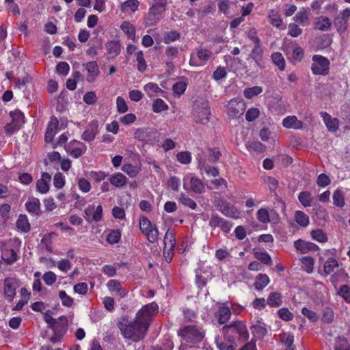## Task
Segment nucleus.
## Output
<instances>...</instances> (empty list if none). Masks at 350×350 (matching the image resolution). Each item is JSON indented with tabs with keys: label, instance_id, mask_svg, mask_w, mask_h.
<instances>
[{
	"label": "nucleus",
	"instance_id": "1",
	"mask_svg": "<svg viewBox=\"0 0 350 350\" xmlns=\"http://www.w3.org/2000/svg\"><path fill=\"white\" fill-rule=\"evenodd\" d=\"M159 312L157 303L152 302L144 306L136 314L133 321L122 324L120 327L124 338L137 342L143 339L153 321V317Z\"/></svg>",
	"mask_w": 350,
	"mask_h": 350
},
{
	"label": "nucleus",
	"instance_id": "2",
	"mask_svg": "<svg viewBox=\"0 0 350 350\" xmlns=\"http://www.w3.org/2000/svg\"><path fill=\"white\" fill-rule=\"evenodd\" d=\"M222 332L226 339L233 341L234 343L236 340L244 342L248 339L250 336L245 324L240 321L224 325Z\"/></svg>",
	"mask_w": 350,
	"mask_h": 350
},
{
	"label": "nucleus",
	"instance_id": "3",
	"mask_svg": "<svg viewBox=\"0 0 350 350\" xmlns=\"http://www.w3.org/2000/svg\"><path fill=\"white\" fill-rule=\"evenodd\" d=\"M178 334L187 343L196 344L202 340L205 331L198 325H183L178 331Z\"/></svg>",
	"mask_w": 350,
	"mask_h": 350
},
{
	"label": "nucleus",
	"instance_id": "4",
	"mask_svg": "<svg viewBox=\"0 0 350 350\" xmlns=\"http://www.w3.org/2000/svg\"><path fill=\"white\" fill-rule=\"evenodd\" d=\"M193 120L197 124H206L210 121L211 109L208 102L205 100H196L193 107Z\"/></svg>",
	"mask_w": 350,
	"mask_h": 350
},
{
	"label": "nucleus",
	"instance_id": "5",
	"mask_svg": "<svg viewBox=\"0 0 350 350\" xmlns=\"http://www.w3.org/2000/svg\"><path fill=\"white\" fill-rule=\"evenodd\" d=\"M139 224L141 232L146 237L150 243H155L158 241L159 230L146 217L142 216Z\"/></svg>",
	"mask_w": 350,
	"mask_h": 350
},
{
	"label": "nucleus",
	"instance_id": "6",
	"mask_svg": "<svg viewBox=\"0 0 350 350\" xmlns=\"http://www.w3.org/2000/svg\"><path fill=\"white\" fill-rule=\"evenodd\" d=\"M311 70L315 75H327L329 72L330 62L329 59L319 55H314L312 58Z\"/></svg>",
	"mask_w": 350,
	"mask_h": 350
},
{
	"label": "nucleus",
	"instance_id": "7",
	"mask_svg": "<svg viewBox=\"0 0 350 350\" xmlns=\"http://www.w3.org/2000/svg\"><path fill=\"white\" fill-rule=\"evenodd\" d=\"M183 188L186 191H191L196 193H202L205 191V186L202 180L195 176H185L183 178Z\"/></svg>",
	"mask_w": 350,
	"mask_h": 350
},
{
	"label": "nucleus",
	"instance_id": "8",
	"mask_svg": "<svg viewBox=\"0 0 350 350\" xmlns=\"http://www.w3.org/2000/svg\"><path fill=\"white\" fill-rule=\"evenodd\" d=\"M228 115L232 118H239L245 110V104L241 98H233L227 105Z\"/></svg>",
	"mask_w": 350,
	"mask_h": 350
},
{
	"label": "nucleus",
	"instance_id": "9",
	"mask_svg": "<svg viewBox=\"0 0 350 350\" xmlns=\"http://www.w3.org/2000/svg\"><path fill=\"white\" fill-rule=\"evenodd\" d=\"M215 206L217 209L226 217L232 218H238L239 212L235 206L230 202L219 200L215 201Z\"/></svg>",
	"mask_w": 350,
	"mask_h": 350
},
{
	"label": "nucleus",
	"instance_id": "10",
	"mask_svg": "<svg viewBox=\"0 0 350 350\" xmlns=\"http://www.w3.org/2000/svg\"><path fill=\"white\" fill-rule=\"evenodd\" d=\"M10 116L12 118L11 123L7 124L5 129L10 133H13L16 131L19 130L23 124L25 123V116L19 110H15L10 112Z\"/></svg>",
	"mask_w": 350,
	"mask_h": 350
},
{
	"label": "nucleus",
	"instance_id": "11",
	"mask_svg": "<svg viewBox=\"0 0 350 350\" xmlns=\"http://www.w3.org/2000/svg\"><path fill=\"white\" fill-rule=\"evenodd\" d=\"M84 218L89 223L100 221L103 218L102 206L98 205L95 208L94 205H89L84 210Z\"/></svg>",
	"mask_w": 350,
	"mask_h": 350
},
{
	"label": "nucleus",
	"instance_id": "12",
	"mask_svg": "<svg viewBox=\"0 0 350 350\" xmlns=\"http://www.w3.org/2000/svg\"><path fill=\"white\" fill-rule=\"evenodd\" d=\"M86 146L79 141H72L66 146L67 152L73 158H79L86 151Z\"/></svg>",
	"mask_w": 350,
	"mask_h": 350
},
{
	"label": "nucleus",
	"instance_id": "13",
	"mask_svg": "<svg viewBox=\"0 0 350 350\" xmlns=\"http://www.w3.org/2000/svg\"><path fill=\"white\" fill-rule=\"evenodd\" d=\"M4 294L7 299L12 301L15 295L16 290L18 287V283L16 279L13 278H7L4 280Z\"/></svg>",
	"mask_w": 350,
	"mask_h": 350
},
{
	"label": "nucleus",
	"instance_id": "14",
	"mask_svg": "<svg viewBox=\"0 0 350 350\" xmlns=\"http://www.w3.org/2000/svg\"><path fill=\"white\" fill-rule=\"evenodd\" d=\"M209 226L213 228L219 227L223 232L228 233L230 231L232 225L228 220L217 215H213L209 221Z\"/></svg>",
	"mask_w": 350,
	"mask_h": 350
},
{
	"label": "nucleus",
	"instance_id": "15",
	"mask_svg": "<svg viewBox=\"0 0 350 350\" xmlns=\"http://www.w3.org/2000/svg\"><path fill=\"white\" fill-rule=\"evenodd\" d=\"M107 286L111 293H114V295L118 296L120 298L126 297L128 293V291L126 288H122L120 281L117 280H109L107 284Z\"/></svg>",
	"mask_w": 350,
	"mask_h": 350
},
{
	"label": "nucleus",
	"instance_id": "16",
	"mask_svg": "<svg viewBox=\"0 0 350 350\" xmlns=\"http://www.w3.org/2000/svg\"><path fill=\"white\" fill-rule=\"evenodd\" d=\"M294 246L297 250L299 251L302 254L315 252L319 249L314 243L306 241L301 239L295 241L294 242Z\"/></svg>",
	"mask_w": 350,
	"mask_h": 350
},
{
	"label": "nucleus",
	"instance_id": "17",
	"mask_svg": "<svg viewBox=\"0 0 350 350\" xmlns=\"http://www.w3.org/2000/svg\"><path fill=\"white\" fill-rule=\"evenodd\" d=\"M51 176L47 172H42L36 183V189L40 193H46L49 191Z\"/></svg>",
	"mask_w": 350,
	"mask_h": 350
},
{
	"label": "nucleus",
	"instance_id": "18",
	"mask_svg": "<svg viewBox=\"0 0 350 350\" xmlns=\"http://www.w3.org/2000/svg\"><path fill=\"white\" fill-rule=\"evenodd\" d=\"M263 53L264 51L261 47V45L258 44L254 45V47L250 55V58L255 62L256 66L260 69H262L265 67V64L262 58Z\"/></svg>",
	"mask_w": 350,
	"mask_h": 350
},
{
	"label": "nucleus",
	"instance_id": "19",
	"mask_svg": "<svg viewBox=\"0 0 350 350\" xmlns=\"http://www.w3.org/2000/svg\"><path fill=\"white\" fill-rule=\"evenodd\" d=\"M88 74L86 80L89 83L94 82L99 75L100 71L98 64L96 62H90L83 64Z\"/></svg>",
	"mask_w": 350,
	"mask_h": 350
},
{
	"label": "nucleus",
	"instance_id": "20",
	"mask_svg": "<svg viewBox=\"0 0 350 350\" xmlns=\"http://www.w3.org/2000/svg\"><path fill=\"white\" fill-rule=\"evenodd\" d=\"M59 126V121L55 116L51 118L50 122L48 124L46 131L45 133V141L50 143L53 141V137L56 133L57 127Z\"/></svg>",
	"mask_w": 350,
	"mask_h": 350
},
{
	"label": "nucleus",
	"instance_id": "21",
	"mask_svg": "<svg viewBox=\"0 0 350 350\" xmlns=\"http://www.w3.org/2000/svg\"><path fill=\"white\" fill-rule=\"evenodd\" d=\"M320 115L329 131L336 132L338 129L339 121L337 118H332V116L325 111L321 112Z\"/></svg>",
	"mask_w": 350,
	"mask_h": 350
},
{
	"label": "nucleus",
	"instance_id": "22",
	"mask_svg": "<svg viewBox=\"0 0 350 350\" xmlns=\"http://www.w3.org/2000/svg\"><path fill=\"white\" fill-rule=\"evenodd\" d=\"M332 21L324 16H321L315 18L314 22V28L322 31H327L331 29Z\"/></svg>",
	"mask_w": 350,
	"mask_h": 350
},
{
	"label": "nucleus",
	"instance_id": "23",
	"mask_svg": "<svg viewBox=\"0 0 350 350\" xmlns=\"http://www.w3.org/2000/svg\"><path fill=\"white\" fill-rule=\"evenodd\" d=\"M98 133V125L95 122H91L81 135L82 139L86 142L92 141Z\"/></svg>",
	"mask_w": 350,
	"mask_h": 350
},
{
	"label": "nucleus",
	"instance_id": "24",
	"mask_svg": "<svg viewBox=\"0 0 350 350\" xmlns=\"http://www.w3.org/2000/svg\"><path fill=\"white\" fill-rule=\"evenodd\" d=\"M107 51L108 58L113 59L120 53V44L118 40H111L107 42L105 44Z\"/></svg>",
	"mask_w": 350,
	"mask_h": 350
},
{
	"label": "nucleus",
	"instance_id": "25",
	"mask_svg": "<svg viewBox=\"0 0 350 350\" xmlns=\"http://www.w3.org/2000/svg\"><path fill=\"white\" fill-rule=\"evenodd\" d=\"M166 5V0H154V3L150 8L149 10L159 18H161L163 14L165 11Z\"/></svg>",
	"mask_w": 350,
	"mask_h": 350
},
{
	"label": "nucleus",
	"instance_id": "26",
	"mask_svg": "<svg viewBox=\"0 0 350 350\" xmlns=\"http://www.w3.org/2000/svg\"><path fill=\"white\" fill-rule=\"evenodd\" d=\"M282 124L285 128L299 129L303 126V123L295 116H288L283 120Z\"/></svg>",
	"mask_w": 350,
	"mask_h": 350
},
{
	"label": "nucleus",
	"instance_id": "27",
	"mask_svg": "<svg viewBox=\"0 0 350 350\" xmlns=\"http://www.w3.org/2000/svg\"><path fill=\"white\" fill-rule=\"evenodd\" d=\"M2 258L8 264L12 265L18 260L16 251L12 248H4L1 253Z\"/></svg>",
	"mask_w": 350,
	"mask_h": 350
},
{
	"label": "nucleus",
	"instance_id": "28",
	"mask_svg": "<svg viewBox=\"0 0 350 350\" xmlns=\"http://www.w3.org/2000/svg\"><path fill=\"white\" fill-rule=\"evenodd\" d=\"M163 241L165 252L167 251V250L168 249L170 250L174 249L176 245V239L175 234L172 230L170 229L167 230L164 236Z\"/></svg>",
	"mask_w": 350,
	"mask_h": 350
},
{
	"label": "nucleus",
	"instance_id": "29",
	"mask_svg": "<svg viewBox=\"0 0 350 350\" xmlns=\"http://www.w3.org/2000/svg\"><path fill=\"white\" fill-rule=\"evenodd\" d=\"M267 303L270 307H279L282 304V297L281 293L278 292L270 293L267 297Z\"/></svg>",
	"mask_w": 350,
	"mask_h": 350
},
{
	"label": "nucleus",
	"instance_id": "30",
	"mask_svg": "<svg viewBox=\"0 0 350 350\" xmlns=\"http://www.w3.org/2000/svg\"><path fill=\"white\" fill-rule=\"evenodd\" d=\"M27 211L33 215H38L40 213V202L38 198H32L25 203Z\"/></svg>",
	"mask_w": 350,
	"mask_h": 350
},
{
	"label": "nucleus",
	"instance_id": "31",
	"mask_svg": "<svg viewBox=\"0 0 350 350\" xmlns=\"http://www.w3.org/2000/svg\"><path fill=\"white\" fill-rule=\"evenodd\" d=\"M268 18L270 23L277 28H281L283 24L279 12L276 10H271L268 13Z\"/></svg>",
	"mask_w": 350,
	"mask_h": 350
},
{
	"label": "nucleus",
	"instance_id": "32",
	"mask_svg": "<svg viewBox=\"0 0 350 350\" xmlns=\"http://www.w3.org/2000/svg\"><path fill=\"white\" fill-rule=\"evenodd\" d=\"M139 5V2L138 0H127L121 3L120 11L124 13L129 11L135 12L137 10Z\"/></svg>",
	"mask_w": 350,
	"mask_h": 350
},
{
	"label": "nucleus",
	"instance_id": "33",
	"mask_svg": "<svg viewBox=\"0 0 350 350\" xmlns=\"http://www.w3.org/2000/svg\"><path fill=\"white\" fill-rule=\"evenodd\" d=\"M338 268V261L333 258H329L324 263L323 271L325 275H330L335 272V270Z\"/></svg>",
	"mask_w": 350,
	"mask_h": 350
},
{
	"label": "nucleus",
	"instance_id": "34",
	"mask_svg": "<svg viewBox=\"0 0 350 350\" xmlns=\"http://www.w3.org/2000/svg\"><path fill=\"white\" fill-rule=\"evenodd\" d=\"M178 200L183 206L189 207L192 210H196L198 208L196 202L185 193H180L179 194Z\"/></svg>",
	"mask_w": 350,
	"mask_h": 350
},
{
	"label": "nucleus",
	"instance_id": "35",
	"mask_svg": "<svg viewBox=\"0 0 350 350\" xmlns=\"http://www.w3.org/2000/svg\"><path fill=\"white\" fill-rule=\"evenodd\" d=\"M127 180L128 178L120 172L113 174L109 179L111 184L117 187H123L126 185Z\"/></svg>",
	"mask_w": 350,
	"mask_h": 350
},
{
	"label": "nucleus",
	"instance_id": "36",
	"mask_svg": "<svg viewBox=\"0 0 350 350\" xmlns=\"http://www.w3.org/2000/svg\"><path fill=\"white\" fill-rule=\"evenodd\" d=\"M309 14L305 8H301L295 16L294 20L301 26L308 24Z\"/></svg>",
	"mask_w": 350,
	"mask_h": 350
},
{
	"label": "nucleus",
	"instance_id": "37",
	"mask_svg": "<svg viewBox=\"0 0 350 350\" xmlns=\"http://www.w3.org/2000/svg\"><path fill=\"white\" fill-rule=\"evenodd\" d=\"M269 282V278L266 274L259 273L256 278L254 285L256 290L261 291L268 285Z\"/></svg>",
	"mask_w": 350,
	"mask_h": 350
},
{
	"label": "nucleus",
	"instance_id": "38",
	"mask_svg": "<svg viewBox=\"0 0 350 350\" xmlns=\"http://www.w3.org/2000/svg\"><path fill=\"white\" fill-rule=\"evenodd\" d=\"M217 347L219 350H234V342L230 341L224 337V339L217 338L215 340Z\"/></svg>",
	"mask_w": 350,
	"mask_h": 350
},
{
	"label": "nucleus",
	"instance_id": "39",
	"mask_svg": "<svg viewBox=\"0 0 350 350\" xmlns=\"http://www.w3.org/2000/svg\"><path fill=\"white\" fill-rule=\"evenodd\" d=\"M16 227L17 228L23 232H27L30 230V224L28 221V219L25 215H20L17 221H16Z\"/></svg>",
	"mask_w": 350,
	"mask_h": 350
},
{
	"label": "nucleus",
	"instance_id": "40",
	"mask_svg": "<svg viewBox=\"0 0 350 350\" xmlns=\"http://www.w3.org/2000/svg\"><path fill=\"white\" fill-rule=\"evenodd\" d=\"M334 350H350V344L348 340L343 336L335 338Z\"/></svg>",
	"mask_w": 350,
	"mask_h": 350
},
{
	"label": "nucleus",
	"instance_id": "41",
	"mask_svg": "<svg viewBox=\"0 0 350 350\" xmlns=\"http://www.w3.org/2000/svg\"><path fill=\"white\" fill-rule=\"evenodd\" d=\"M333 203L338 207H343L345 206V195L341 189H336L333 194Z\"/></svg>",
	"mask_w": 350,
	"mask_h": 350
},
{
	"label": "nucleus",
	"instance_id": "42",
	"mask_svg": "<svg viewBox=\"0 0 350 350\" xmlns=\"http://www.w3.org/2000/svg\"><path fill=\"white\" fill-rule=\"evenodd\" d=\"M231 315L230 310L228 307H220L218 310V323L224 324L230 319Z\"/></svg>",
	"mask_w": 350,
	"mask_h": 350
},
{
	"label": "nucleus",
	"instance_id": "43",
	"mask_svg": "<svg viewBox=\"0 0 350 350\" xmlns=\"http://www.w3.org/2000/svg\"><path fill=\"white\" fill-rule=\"evenodd\" d=\"M120 28L129 38L133 40H135V28L132 24L128 21H124L122 23Z\"/></svg>",
	"mask_w": 350,
	"mask_h": 350
},
{
	"label": "nucleus",
	"instance_id": "44",
	"mask_svg": "<svg viewBox=\"0 0 350 350\" xmlns=\"http://www.w3.org/2000/svg\"><path fill=\"white\" fill-rule=\"evenodd\" d=\"M198 167L200 170H203L207 174L212 176H217L219 175V170L215 167H212L206 164L204 161L199 160Z\"/></svg>",
	"mask_w": 350,
	"mask_h": 350
},
{
	"label": "nucleus",
	"instance_id": "45",
	"mask_svg": "<svg viewBox=\"0 0 350 350\" xmlns=\"http://www.w3.org/2000/svg\"><path fill=\"white\" fill-rule=\"evenodd\" d=\"M295 219L301 226L306 227L309 224L308 216L301 211H297L295 213Z\"/></svg>",
	"mask_w": 350,
	"mask_h": 350
},
{
	"label": "nucleus",
	"instance_id": "46",
	"mask_svg": "<svg viewBox=\"0 0 350 350\" xmlns=\"http://www.w3.org/2000/svg\"><path fill=\"white\" fill-rule=\"evenodd\" d=\"M298 200L304 207H309L312 205V197L308 191H301L299 193Z\"/></svg>",
	"mask_w": 350,
	"mask_h": 350
},
{
	"label": "nucleus",
	"instance_id": "47",
	"mask_svg": "<svg viewBox=\"0 0 350 350\" xmlns=\"http://www.w3.org/2000/svg\"><path fill=\"white\" fill-rule=\"evenodd\" d=\"M301 262L302 263L303 269L308 273H311L314 269V259L310 256H305L301 258Z\"/></svg>",
	"mask_w": 350,
	"mask_h": 350
},
{
	"label": "nucleus",
	"instance_id": "48",
	"mask_svg": "<svg viewBox=\"0 0 350 350\" xmlns=\"http://www.w3.org/2000/svg\"><path fill=\"white\" fill-rule=\"evenodd\" d=\"M212 52L210 50L205 49H200L197 52V56L200 60V63L197 65L204 64L208 59L211 57Z\"/></svg>",
	"mask_w": 350,
	"mask_h": 350
},
{
	"label": "nucleus",
	"instance_id": "49",
	"mask_svg": "<svg viewBox=\"0 0 350 350\" xmlns=\"http://www.w3.org/2000/svg\"><path fill=\"white\" fill-rule=\"evenodd\" d=\"M144 90L150 97L152 96V93H164L157 83L152 82L146 84L144 87Z\"/></svg>",
	"mask_w": 350,
	"mask_h": 350
},
{
	"label": "nucleus",
	"instance_id": "50",
	"mask_svg": "<svg viewBox=\"0 0 350 350\" xmlns=\"http://www.w3.org/2000/svg\"><path fill=\"white\" fill-rule=\"evenodd\" d=\"M271 59L273 62L278 67L280 70H284L285 68V61L282 55L279 52H276L272 54Z\"/></svg>",
	"mask_w": 350,
	"mask_h": 350
},
{
	"label": "nucleus",
	"instance_id": "51",
	"mask_svg": "<svg viewBox=\"0 0 350 350\" xmlns=\"http://www.w3.org/2000/svg\"><path fill=\"white\" fill-rule=\"evenodd\" d=\"M168 109V105L161 98H157L152 103V111L155 113H160Z\"/></svg>",
	"mask_w": 350,
	"mask_h": 350
},
{
	"label": "nucleus",
	"instance_id": "52",
	"mask_svg": "<svg viewBox=\"0 0 350 350\" xmlns=\"http://www.w3.org/2000/svg\"><path fill=\"white\" fill-rule=\"evenodd\" d=\"M262 92V88L260 86H254L245 89L243 94L247 98H252L254 96L260 94Z\"/></svg>",
	"mask_w": 350,
	"mask_h": 350
},
{
	"label": "nucleus",
	"instance_id": "53",
	"mask_svg": "<svg viewBox=\"0 0 350 350\" xmlns=\"http://www.w3.org/2000/svg\"><path fill=\"white\" fill-rule=\"evenodd\" d=\"M311 237L314 240L319 241L321 243H325L327 241V237L326 234L320 229L314 230L311 231Z\"/></svg>",
	"mask_w": 350,
	"mask_h": 350
},
{
	"label": "nucleus",
	"instance_id": "54",
	"mask_svg": "<svg viewBox=\"0 0 350 350\" xmlns=\"http://www.w3.org/2000/svg\"><path fill=\"white\" fill-rule=\"evenodd\" d=\"M59 297L64 306L71 307L74 304L73 299L70 296L68 295L64 291H60L59 292Z\"/></svg>",
	"mask_w": 350,
	"mask_h": 350
},
{
	"label": "nucleus",
	"instance_id": "55",
	"mask_svg": "<svg viewBox=\"0 0 350 350\" xmlns=\"http://www.w3.org/2000/svg\"><path fill=\"white\" fill-rule=\"evenodd\" d=\"M256 217L258 221L262 223L267 224L270 221L269 213L267 208H260L256 213Z\"/></svg>",
	"mask_w": 350,
	"mask_h": 350
},
{
	"label": "nucleus",
	"instance_id": "56",
	"mask_svg": "<svg viewBox=\"0 0 350 350\" xmlns=\"http://www.w3.org/2000/svg\"><path fill=\"white\" fill-rule=\"evenodd\" d=\"M136 61L137 62V70L143 72L146 70L147 65L144 57V53L142 51L136 53Z\"/></svg>",
	"mask_w": 350,
	"mask_h": 350
},
{
	"label": "nucleus",
	"instance_id": "57",
	"mask_svg": "<svg viewBox=\"0 0 350 350\" xmlns=\"http://www.w3.org/2000/svg\"><path fill=\"white\" fill-rule=\"evenodd\" d=\"M338 295L343 298L347 303H350V286L346 284L342 285L337 292Z\"/></svg>",
	"mask_w": 350,
	"mask_h": 350
},
{
	"label": "nucleus",
	"instance_id": "58",
	"mask_svg": "<svg viewBox=\"0 0 350 350\" xmlns=\"http://www.w3.org/2000/svg\"><path fill=\"white\" fill-rule=\"evenodd\" d=\"M121 232L119 230H111L107 237V241L110 244H115L120 241Z\"/></svg>",
	"mask_w": 350,
	"mask_h": 350
},
{
	"label": "nucleus",
	"instance_id": "59",
	"mask_svg": "<svg viewBox=\"0 0 350 350\" xmlns=\"http://www.w3.org/2000/svg\"><path fill=\"white\" fill-rule=\"evenodd\" d=\"M160 19L161 18L149 10L144 18V24L146 27H151L156 25Z\"/></svg>",
	"mask_w": 350,
	"mask_h": 350
},
{
	"label": "nucleus",
	"instance_id": "60",
	"mask_svg": "<svg viewBox=\"0 0 350 350\" xmlns=\"http://www.w3.org/2000/svg\"><path fill=\"white\" fill-rule=\"evenodd\" d=\"M177 160L182 164H189L191 161V154L190 152L182 151L176 154Z\"/></svg>",
	"mask_w": 350,
	"mask_h": 350
},
{
	"label": "nucleus",
	"instance_id": "61",
	"mask_svg": "<svg viewBox=\"0 0 350 350\" xmlns=\"http://www.w3.org/2000/svg\"><path fill=\"white\" fill-rule=\"evenodd\" d=\"M122 170L131 178L135 177L139 172V168L131 164L124 165Z\"/></svg>",
	"mask_w": 350,
	"mask_h": 350
},
{
	"label": "nucleus",
	"instance_id": "62",
	"mask_svg": "<svg viewBox=\"0 0 350 350\" xmlns=\"http://www.w3.org/2000/svg\"><path fill=\"white\" fill-rule=\"evenodd\" d=\"M288 30V34L293 38L298 37L302 33V29L295 23H290Z\"/></svg>",
	"mask_w": 350,
	"mask_h": 350
},
{
	"label": "nucleus",
	"instance_id": "63",
	"mask_svg": "<svg viewBox=\"0 0 350 350\" xmlns=\"http://www.w3.org/2000/svg\"><path fill=\"white\" fill-rule=\"evenodd\" d=\"M249 150L258 152H262L265 150V146L259 142H250L247 144Z\"/></svg>",
	"mask_w": 350,
	"mask_h": 350
},
{
	"label": "nucleus",
	"instance_id": "64",
	"mask_svg": "<svg viewBox=\"0 0 350 350\" xmlns=\"http://www.w3.org/2000/svg\"><path fill=\"white\" fill-rule=\"evenodd\" d=\"M53 185L57 189H62L65 185L64 176L60 172L56 173L53 178Z\"/></svg>",
	"mask_w": 350,
	"mask_h": 350
}]
</instances>
